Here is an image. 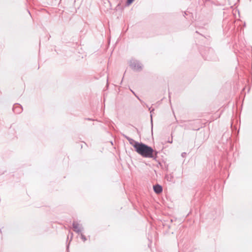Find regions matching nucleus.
Segmentation results:
<instances>
[{
  "label": "nucleus",
  "mask_w": 252,
  "mask_h": 252,
  "mask_svg": "<svg viewBox=\"0 0 252 252\" xmlns=\"http://www.w3.org/2000/svg\"><path fill=\"white\" fill-rule=\"evenodd\" d=\"M130 67L135 71H139L142 69V64L137 60H131L129 63Z\"/></svg>",
  "instance_id": "obj_2"
},
{
  "label": "nucleus",
  "mask_w": 252,
  "mask_h": 252,
  "mask_svg": "<svg viewBox=\"0 0 252 252\" xmlns=\"http://www.w3.org/2000/svg\"><path fill=\"white\" fill-rule=\"evenodd\" d=\"M130 144L132 146L135 152L144 158H154V150L151 147L142 143L137 142L131 138L127 139Z\"/></svg>",
  "instance_id": "obj_1"
},
{
  "label": "nucleus",
  "mask_w": 252,
  "mask_h": 252,
  "mask_svg": "<svg viewBox=\"0 0 252 252\" xmlns=\"http://www.w3.org/2000/svg\"><path fill=\"white\" fill-rule=\"evenodd\" d=\"M73 227L74 231L77 233H81L82 231L83 228L82 225L77 222H74L73 223Z\"/></svg>",
  "instance_id": "obj_3"
},
{
  "label": "nucleus",
  "mask_w": 252,
  "mask_h": 252,
  "mask_svg": "<svg viewBox=\"0 0 252 252\" xmlns=\"http://www.w3.org/2000/svg\"><path fill=\"white\" fill-rule=\"evenodd\" d=\"M134 0H127V3L128 5L131 4Z\"/></svg>",
  "instance_id": "obj_6"
},
{
  "label": "nucleus",
  "mask_w": 252,
  "mask_h": 252,
  "mask_svg": "<svg viewBox=\"0 0 252 252\" xmlns=\"http://www.w3.org/2000/svg\"><path fill=\"white\" fill-rule=\"evenodd\" d=\"M153 188H154V190L155 192L157 193H159L162 190V187L160 185H158L154 186Z\"/></svg>",
  "instance_id": "obj_4"
},
{
  "label": "nucleus",
  "mask_w": 252,
  "mask_h": 252,
  "mask_svg": "<svg viewBox=\"0 0 252 252\" xmlns=\"http://www.w3.org/2000/svg\"><path fill=\"white\" fill-rule=\"evenodd\" d=\"M81 238L84 242H85L86 240L85 236L82 233H81Z\"/></svg>",
  "instance_id": "obj_5"
}]
</instances>
